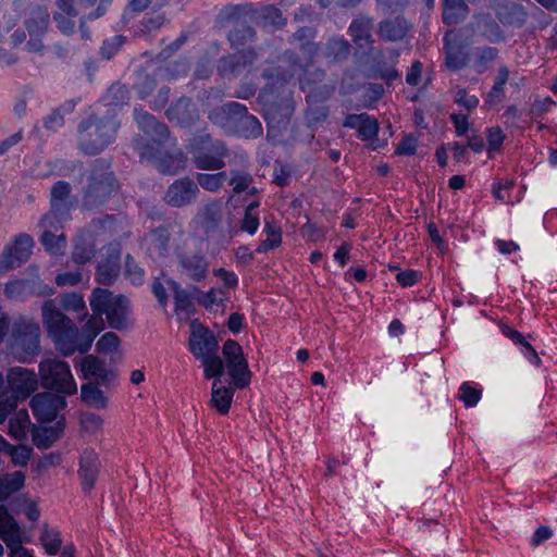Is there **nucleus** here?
<instances>
[{
	"label": "nucleus",
	"mask_w": 557,
	"mask_h": 557,
	"mask_svg": "<svg viewBox=\"0 0 557 557\" xmlns=\"http://www.w3.org/2000/svg\"><path fill=\"white\" fill-rule=\"evenodd\" d=\"M193 336L189 341L190 350L201 361L206 379L221 377L224 373V363L216 355L218 342L212 333L203 330L197 320L191 322Z\"/></svg>",
	"instance_id": "1"
},
{
	"label": "nucleus",
	"mask_w": 557,
	"mask_h": 557,
	"mask_svg": "<svg viewBox=\"0 0 557 557\" xmlns=\"http://www.w3.org/2000/svg\"><path fill=\"white\" fill-rule=\"evenodd\" d=\"M135 119L141 131L135 138V147L140 157L157 156V152L171 141L169 127L144 110H136Z\"/></svg>",
	"instance_id": "2"
},
{
	"label": "nucleus",
	"mask_w": 557,
	"mask_h": 557,
	"mask_svg": "<svg viewBox=\"0 0 557 557\" xmlns=\"http://www.w3.org/2000/svg\"><path fill=\"white\" fill-rule=\"evenodd\" d=\"M40 335L39 324L32 318L21 315L12 325L8 348L20 361H26L38 355Z\"/></svg>",
	"instance_id": "3"
},
{
	"label": "nucleus",
	"mask_w": 557,
	"mask_h": 557,
	"mask_svg": "<svg viewBox=\"0 0 557 557\" xmlns=\"http://www.w3.org/2000/svg\"><path fill=\"white\" fill-rule=\"evenodd\" d=\"M117 127L112 119L90 115L78 126L79 148L87 154L99 153L112 141Z\"/></svg>",
	"instance_id": "4"
},
{
	"label": "nucleus",
	"mask_w": 557,
	"mask_h": 557,
	"mask_svg": "<svg viewBox=\"0 0 557 557\" xmlns=\"http://www.w3.org/2000/svg\"><path fill=\"white\" fill-rule=\"evenodd\" d=\"M294 100L290 92L281 97L270 95L264 100V115L268 123V136L276 141L290 131Z\"/></svg>",
	"instance_id": "5"
},
{
	"label": "nucleus",
	"mask_w": 557,
	"mask_h": 557,
	"mask_svg": "<svg viewBox=\"0 0 557 557\" xmlns=\"http://www.w3.org/2000/svg\"><path fill=\"white\" fill-rule=\"evenodd\" d=\"M191 160L200 170L218 171L224 168L227 149L221 141H213L209 134L195 135L187 146Z\"/></svg>",
	"instance_id": "6"
},
{
	"label": "nucleus",
	"mask_w": 557,
	"mask_h": 557,
	"mask_svg": "<svg viewBox=\"0 0 557 557\" xmlns=\"http://www.w3.org/2000/svg\"><path fill=\"white\" fill-rule=\"evenodd\" d=\"M91 310L97 314H106L110 327L125 329L128 309V299L123 296H114L110 290L96 288L89 300Z\"/></svg>",
	"instance_id": "7"
},
{
	"label": "nucleus",
	"mask_w": 557,
	"mask_h": 557,
	"mask_svg": "<svg viewBox=\"0 0 557 557\" xmlns=\"http://www.w3.org/2000/svg\"><path fill=\"white\" fill-rule=\"evenodd\" d=\"M117 188V182L108 168L96 163L88 174L83 203L88 209L97 208L116 193Z\"/></svg>",
	"instance_id": "8"
},
{
	"label": "nucleus",
	"mask_w": 557,
	"mask_h": 557,
	"mask_svg": "<svg viewBox=\"0 0 557 557\" xmlns=\"http://www.w3.org/2000/svg\"><path fill=\"white\" fill-rule=\"evenodd\" d=\"M39 375L45 388L55 391L59 395H74L77 385L65 361L45 359L39 363Z\"/></svg>",
	"instance_id": "9"
},
{
	"label": "nucleus",
	"mask_w": 557,
	"mask_h": 557,
	"mask_svg": "<svg viewBox=\"0 0 557 557\" xmlns=\"http://www.w3.org/2000/svg\"><path fill=\"white\" fill-rule=\"evenodd\" d=\"M224 370L226 369L231 384L238 389L250 385L252 373L244 355L242 346L233 339H227L222 347Z\"/></svg>",
	"instance_id": "10"
},
{
	"label": "nucleus",
	"mask_w": 557,
	"mask_h": 557,
	"mask_svg": "<svg viewBox=\"0 0 557 557\" xmlns=\"http://www.w3.org/2000/svg\"><path fill=\"white\" fill-rule=\"evenodd\" d=\"M473 26L449 29L444 35L445 64L457 71L468 64L466 48L472 41Z\"/></svg>",
	"instance_id": "11"
},
{
	"label": "nucleus",
	"mask_w": 557,
	"mask_h": 557,
	"mask_svg": "<svg viewBox=\"0 0 557 557\" xmlns=\"http://www.w3.org/2000/svg\"><path fill=\"white\" fill-rule=\"evenodd\" d=\"M50 24V14L44 5L29 8L24 18V27L29 37L26 48L29 52L42 53L45 50L44 36Z\"/></svg>",
	"instance_id": "12"
},
{
	"label": "nucleus",
	"mask_w": 557,
	"mask_h": 557,
	"mask_svg": "<svg viewBox=\"0 0 557 557\" xmlns=\"http://www.w3.org/2000/svg\"><path fill=\"white\" fill-rule=\"evenodd\" d=\"M33 246V238L28 234L17 235L12 245L4 248L0 257V269L7 271L26 262L32 255Z\"/></svg>",
	"instance_id": "13"
},
{
	"label": "nucleus",
	"mask_w": 557,
	"mask_h": 557,
	"mask_svg": "<svg viewBox=\"0 0 557 557\" xmlns=\"http://www.w3.org/2000/svg\"><path fill=\"white\" fill-rule=\"evenodd\" d=\"M9 388L11 391V401L26 399L36 388L38 380L36 374L24 368H13L7 375Z\"/></svg>",
	"instance_id": "14"
},
{
	"label": "nucleus",
	"mask_w": 557,
	"mask_h": 557,
	"mask_svg": "<svg viewBox=\"0 0 557 557\" xmlns=\"http://www.w3.org/2000/svg\"><path fill=\"white\" fill-rule=\"evenodd\" d=\"M301 89L307 94V101H325L334 92L335 86L325 81L322 70L307 71L300 82Z\"/></svg>",
	"instance_id": "15"
},
{
	"label": "nucleus",
	"mask_w": 557,
	"mask_h": 557,
	"mask_svg": "<svg viewBox=\"0 0 557 557\" xmlns=\"http://www.w3.org/2000/svg\"><path fill=\"white\" fill-rule=\"evenodd\" d=\"M199 194L197 184L188 176L173 182L164 195V201L174 208H182L194 202Z\"/></svg>",
	"instance_id": "16"
},
{
	"label": "nucleus",
	"mask_w": 557,
	"mask_h": 557,
	"mask_svg": "<svg viewBox=\"0 0 557 557\" xmlns=\"http://www.w3.org/2000/svg\"><path fill=\"white\" fill-rule=\"evenodd\" d=\"M178 271L182 276L193 282L206 280L209 262L201 251L182 252L177 256Z\"/></svg>",
	"instance_id": "17"
},
{
	"label": "nucleus",
	"mask_w": 557,
	"mask_h": 557,
	"mask_svg": "<svg viewBox=\"0 0 557 557\" xmlns=\"http://www.w3.org/2000/svg\"><path fill=\"white\" fill-rule=\"evenodd\" d=\"M66 405L65 397L50 392L36 394L30 400L34 414L40 421H52L57 413Z\"/></svg>",
	"instance_id": "18"
},
{
	"label": "nucleus",
	"mask_w": 557,
	"mask_h": 557,
	"mask_svg": "<svg viewBox=\"0 0 557 557\" xmlns=\"http://www.w3.org/2000/svg\"><path fill=\"white\" fill-rule=\"evenodd\" d=\"M372 26L373 21L371 17L359 16L350 23L349 33L356 47L364 52H373L374 60H376L383 55V51L373 50L374 38L371 34Z\"/></svg>",
	"instance_id": "19"
},
{
	"label": "nucleus",
	"mask_w": 557,
	"mask_h": 557,
	"mask_svg": "<svg viewBox=\"0 0 557 557\" xmlns=\"http://www.w3.org/2000/svg\"><path fill=\"white\" fill-rule=\"evenodd\" d=\"M491 9L499 22L507 26L521 27L528 17L524 7L512 0H492Z\"/></svg>",
	"instance_id": "20"
},
{
	"label": "nucleus",
	"mask_w": 557,
	"mask_h": 557,
	"mask_svg": "<svg viewBox=\"0 0 557 557\" xmlns=\"http://www.w3.org/2000/svg\"><path fill=\"white\" fill-rule=\"evenodd\" d=\"M258 59V54L253 49L240 50L234 54L223 57L219 62V73L222 76H234L248 70Z\"/></svg>",
	"instance_id": "21"
},
{
	"label": "nucleus",
	"mask_w": 557,
	"mask_h": 557,
	"mask_svg": "<svg viewBox=\"0 0 557 557\" xmlns=\"http://www.w3.org/2000/svg\"><path fill=\"white\" fill-rule=\"evenodd\" d=\"M146 159L151 161L158 171L163 174L177 173L185 161L184 153L175 145L168 148L164 146L157 152V156L147 157Z\"/></svg>",
	"instance_id": "22"
},
{
	"label": "nucleus",
	"mask_w": 557,
	"mask_h": 557,
	"mask_svg": "<svg viewBox=\"0 0 557 557\" xmlns=\"http://www.w3.org/2000/svg\"><path fill=\"white\" fill-rule=\"evenodd\" d=\"M412 24L401 15L389 16L377 24L376 34L384 41H400L407 37Z\"/></svg>",
	"instance_id": "23"
},
{
	"label": "nucleus",
	"mask_w": 557,
	"mask_h": 557,
	"mask_svg": "<svg viewBox=\"0 0 557 557\" xmlns=\"http://www.w3.org/2000/svg\"><path fill=\"white\" fill-rule=\"evenodd\" d=\"M50 337L54 343L55 349L63 356L69 357L76 351L81 352L82 341L79 338V331L73 322Z\"/></svg>",
	"instance_id": "24"
},
{
	"label": "nucleus",
	"mask_w": 557,
	"mask_h": 557,
	"mask_svg": "<svg viewBox=\"0 0 557 557\" xmlns=\"http://www.w3.org/2000/svg\"><path fill=\"white\" fill-rule=\"evenodd\" d=\"M107 256L98 263L96 280L101 285H110L119 275L121 251L116 246L107 247Z\"/></svg>",
	"instance_id": "25"
},
{
	"label": "nucleus",
	"mask_w": 557,
	"mask_h": 557,
	"mask_svg": "<svg viewBox=\"0 0 557 557\" xmlns=\"http://www.w3.org/2000/svg\"><path fill=\"white\" fill-rule=\"evenodd\" d=\"M79 364L85 380H95L97 383L107 384L114 377V372L95 355L85 356L81 359Z\"/></svg>",
	"instance_id": "26"
},
{
	"label": "nucleus",
	"mask_w": 557,
	"mask_h": 557,
	"mask_svg": "<svg viewBox=\"0 0 557 557\" xmlns=\"http://www.w3.org/2000/svg\"><path fill=\"white\" fill-rule=\"evenodd\" d=\"M99 456L94 449H86L79 460L78 474L85 492H90L96 483L99 472Z\"/></svg>",
	"instance_id": "27"
},
{
	"label": "nucleus",
	"mask_w": 557,
	"mask_h": 557,
	"mask_svg": "<svg viewBox=\"0 0 557 557\" xmlns=\"http://www.w3.org/2000/svg\"><path fill=\"white\" fill-rule=\"evenodd\" d=\"M41 320L49 336L53 335L73 322L55 306L54 301L51 299H48L42 304Z\"/></svg>",
	"instance_id": "28"
},
{
	"label": "nucleus",
	"mask_w": 557,
	"mask_h": 557,
	"mask_svg": "<svg viewBox=\"0 0 557 557\" xmlns=\"http://www.w3.org/2000/svg\"><path fill=\"white\" fill-rule=\"evenodd\" d=\"M166 115L171 121H175L181 126H189L198 119L197 109L188 98H181L172 104Z\"/></svg>",
	"instance_id": "29"
},
{
	"label": "nucleus",
	"mask_w": 557,
	"mask_h": 557,
	"mask_svg": "<svg viewBox=\"0 0 557 557\" xmlns=\"http://www.w3.org/2000/svg\"><path fill=\"white\" fill-rule=\"evenodd\" d=\"M211 387V406L221 414H227L233 401L235 388L233 384L230 386H221V377H213Z\"/></svg>",
	"instance_id": "30"
},
{
	"label": "nucleus",
	"mask_w": 557,
	"mask_h": 557,
	"mask_svg": "<svg viewBox=\"0 0 557 557\" xmlns=\"http://www.w3.org/2000/svg\"><path fill=\"white\" fill-rule=\"evenodd\" d=\"M344 126L357 128L359 137H361L363 140L374 138L379 131L377 121L364 113L348 115L345 119Z\"/></svg>",
	"instance_id": "31"
},
{
	"label": "nucleus",
	"mask_w": 557,
	"mask_h": 557,
	"mask_svg": "<svg viewBox=\"0 0 557 557\" xmlns=\"http://www.w3.org/2000/svg\"><path fill=\"white\" fill-rule=\"evenodd\" d=\"M197 218L206 233L215 232L222 221V203L213 200L205 205L198 212Z\"/></svg>",
	"instance_id": "32"
},
{
	"label": "nucleus",
	"mask_w": 557,
	"mask_h": 557,
	"mask_svg": "<svg viewBox=\"0 0 557 557\" xmlns=\"http://www.w3.org/2000/svg\"><path fill=\"white\" fill-rule=\"evenodd\" d=\"M112 0H76V3L83 10H90L96 7V9L88 14L82 16L79 22V30L83 39L89 38V33L86 28V22L89 20H95L103 16L107 13L109 5Z\"/></svg>",
	"instance_id": "33"
},
{
	"label": "nucleus",
	"mask_w": 557,
	"mask_h": 557,
	"mask_svg": "<svg viewBox=\"0 0 557 557\" xmlns=\"http://www.w3.org/2000/svg\"><path fill=\"white\" fill-rule=\"evenodd\" d=\"M22 531L16 520L0 506V537L7 545L21 542Z\"/></svg>",
	"instance_id": "34"
},
{
	"label": "nucleus",
	"mask_w": 557,
	"mask_h": 557,
	"mask_svg": "<svg viewBox=\"0 0 557 557\" xmlns=\"http://www.w3.org/2000/svg\"><path fill=\"white\" fill-rule=\"evenodd\" d=\"M469 14L463 0H443V21L447 25L461 23Z\"/></svg>",
	"instance_id": "35"
},
{
	"label": "nucleus",
	"mask_w": 557,
	"mask_h": 557,
	"mask_svg": "<svg viewBox=\"0 0 557 557\" xmlns=\"http://www.w3.org/2000/svg\"><path fill=\"white\" fill-rule=\"evenodd\" d=\"M102 329L103 320L100 315L88 318L79 332V338L82 341L81 354H85L89 350L94 339Z\"/></svg>",
	"instance_id": "36"
},
{
	"label": "nucleus",
	"mask_w": 557,
	"mask_h": 557,
	"mask_svg": "<svg viewBox=\"0 0 557 557\" xmlns=\"http://www.w3.org/2000/svg\"><path fill=\"white\" fill-rule=\"evenodd\" d=\"M174 292L175 312L181 319H189L195 311L194 304L187 290L183 289L177 282H171Z\"/></svg>",
	"instance_id": "37"
},
{
	"label": "nucleus",
	"mask_w": 557,
	"mask_h": 557,
	"mask_svg": "<svg viewBox=\"0 0 557 557\" xmlns=\"http://www.w3.org/2000/svg\"><path fill=\"white\" fill-rule=\"evenodd\" d=\"M252 22L263 26L272 25L274 27H281L285 24L286 20L274 5H264L260 9H255Z\"/></svg>",
	"instance_id": "38"
},
{
	"label": "nucleus",
	"mask_w": 557,
	"mask_h": 557,
	"mask_svg": "<svg viewBox=\"0 0 557 557\" xmlns=\"http://www.w3.org/2000/svg\"><path fill=\"white\" fill-rule=\"evenodd\" d=\"M25 475L15 471L0 478V502L7 500L12 494L24 486Z\"/></svg>",
	"instance_id": "39"
},
{
	"label": "nucleus",
	"mask_w": 557,
	"mask_h": 557,
	"mask_svg": "<svg viewBox=\"0 0 557 557\" xmlns=\"http://www.w3.org/2000/svg\"><path fill=\"white\" fill-rule=\"evenodd\" d=\"M349 51L350 45L347 40L334 37L326 42L323 54L332 62H339L348 58Z\"/></svg>",
	"instance_id": "40"
},
{
	"label": "nucleus",
	"mask_w": 557,
	"mask_h": 557,
	"mask_svg": "<svg viewBox=\"0 0 557 557\" xmlns=\"http://www.w3.org/2000/svg\"><path fill=\"white\" fill-rule=\"evenodd\" d=\"M81 397L82 400L88 406L95 407L97 409H103L108 405V399L104 396V393L91 382L82 385Z\"/></svg>",
	"instance_id": "41"
},
{
	"label": "nucleus",
	"mask_w": 557,
	"mask_h": 557,
	"mask_svg": "<svg viewBox=\"0 0 557 557\" xmlns=\"http://www.w3.org/2000/svg\"><path fill=\"white\" fill-rule=\"evenodd\" d=\"M471 25L473 26V29L476 28L478 32L488 40H499L503 38L498 24L488 15L476 16L475 23Z\"/></svg>",
	"instance_id": "42"
},
{
	"label": "nucleus",
	"mask_w": 557,
	"mask_h": 557,
	"mask_svg": "<svg viewBox=\"0 0 557 557\" xmlns=\"http://www.w3.org/2000/svg\"><path fill=\"white\" fill-rule=\"evenodd\" d=\"M30 419L26 410L17 411L9 421V434L17 441L26 438Z\"/></svg>",
	"instance_id": "43"
},
{
	"label": "nucleus",
	"mask_w": 557,
	"mask_h": 557,
	"mask_svg": "<svg viewBox=\"0 0 557 557\" xmlns=\"http://www.w3.org/2000/svg\"><path fill=\"white\" fill-rule=\"evenodd\" d=\"M253 13L255 8H252L250 4L227 5L221 11L220 18L224 23H236L239 22L243 17L249 16L252 21Z\"/></svg>",
	"instance_id": "44"
},
{
	"label": "nucleus",
	"mask_w": 557,
	"mask_h": 557,
	"mask_svg": "<svg viewBox=\"0 0 557 557\" xmlns=\"http://www.w3.org/2000/svg\"><path fill=\"white\" fill-rule=\"evenodd\" d=\"M60 437V430L45 426L33 429V442L40 449L49 448Z\"/></svg>",
	"instance_id": "45"
},
{
	"label": "nucleus",
	"mask_w": 557,
	"mask_h": 557,
	"mask_svg": "<svg viewBox=\"0 0 557 557\" xmlns=\"http://www.w3.org/2000/svg\"><path fill=\"white\" fill-rule=\"evenodd\" d=\"M81 432L89 435H97L102 432L104 420L99 414L85 411L79 416Z\"/></svg>",
	"instance_id": "46"
},
{
	"label": "nucleus",
	"mask_w": 557,
	"mask_h": 557,
	"mask_svg": "<svg viewBox=\"0 0 557 557\" xmlns=\"http://www.w3.org/2000/svg\"><path fill=\"white\" fill-rule=\"evenodd\" d=\"M237 132L246 138H257L262 134V126L257 117L246 113L238 120Z\"/></svg>",
	"instance_id": "47"
},
{
	"label": "nucleus",
	"mask_w": 557,
	"mask_h": 557,
	"mask_svg": "<svg viewBox=\"0 0 557 557\" xmlns=\"http://www.w3.org/2000/svg\"><path fill=\"white\" fill-rule=\"evenodd\" d=\"M41 243L53 255H63L65 251L66 239L63 233L42 232Z\"/></svg>",
	"instance_id": "48"
},
{
	"label": "nucleus",
	"mask_w": 557,
	"mask_h": 557,
	"mask_svg": "<svg viewBox=\"0 0 557 557\" xmlns=\"http://www.w3.org/2000/svg\"><path fill=\"white\" fill-rule=\"evenodd\" d=\"M264 231L267 233V238L262 240L257 247V252L259 253L274 249L282 243V232L280 227H276L271 223H265Z\"/></svg>",
	"instance_id": "49"
},
{
	"label": "nucleus",
	"mask_w": 557,
	"mask_h": 557,
	"mask_svg": "<svg viewBox=\"0 0 557 557\" xmlns=\"http://www.w3.org/2000/svg\"><path fill=\"white\" fill-rule=\"evenodd\" d=\"M225 180V172H218L214 174L199 173L196 176V184L197 186L199 185L200 187H202L205 190L216 191L222 187Z\"/></svg>",
	"instance_id": "50"
},
{
	"label": "nucleus",
	"mask_w": 557,
	"mask_h": 557,
	"mask_svg": "<svg viewBox=\"0 0 557 557\" xmlns=\"http://www.w3.org/2000/svg\"><path fill=\"white\" fill-rule=\"evenodd\" d=\"M246 113H247V108L244 104H240L238 102H228V103L224 104L223 107H221L220 109H218L216 111H214L213 114L210 115V119L214 123H221L222 121L220 120V114L226 115L227 121H231L234 117H238V120H239Z\"/></svg>",
	"instance_id": "51"
},
{
	"label": "nucleus",
	"mask_w": 557,
	"mask_h": 557,
	"mask_svg": "<svg viewBox=\"0 0 557 557\" xmlns=\"http://www.w3.org/2000/svg\"><path fill=\"white\" fill-rule=\"evenodd\" d=\"M314 29L310 27H302L294 34V38L299 41V47L310 57H313L318 51V45L313 42Z\"/></svg>",
	"instance_id": "52"
},
{
	"label": "nucleus",
	"mask_w": 557,
	"mask_h": 557,
	"mask_svg": "<svg viewBox=\"0 0 557 557\" xmlns=\"http://www.w3.org/2000/svg\"><path fill=\"white\" fill-rule=\"evenodd\" d=\"M41 544L49 555H55L61 548V537L59 531L45 525L41 536Z\"/></svg>",
	"instance_id": "53"
},
{
	"label": "nucleus",
	"mask_w": 557,
	"mask_h": 557,
	"mask_svg": "<svg viewBox=\"0 0 557 557\" xmlns=\"http://www.w3.org/2000/svg\"><path fill=\"white\" fill-rule=\"evenodd\" d=\"M95 252V245L90 242L82 239L75 244L74 250L72 252V259L77 264H85L92 259Z\"/></svg>",
	"instance_id": "54"
},
{
	"label": "nucleus",
	"mask_w": 557,
	"mask_h": 557,
	"mask_svg": "<svg viewBox=\"0 0 557 557\" xmlns=\"http://www.w3.org/2000/svg\"><path fill=\"white\" fill-rule=\"evenodd\" d=\"M171 232L169 226H159L151 232V244L160 255H165L170 247Z\"/></svg>",
	"instance_id": "55"
},
{
	"label": "nucleus",
	"mask_w": 557,
	"mask_h": 557,
	"mask_svg": "<svg viewBox=\"0 0 557 557\" xmlns=\"http://www.w3.org/2000/svg\"><path fill=\"white\" fill-rule=\"evenodd\" d=\"M309 107L306 111V120L310 126L321 123L326 120L329 115V108L323 104V101H307Z\"/></svg>",
	"instance_id": "56"
},
{
	"label": "nucleus",
	"mask_w": 557,
	"mask_h": 557,
	"mask_svg": "<svg viewBox=\"0 0 557 557\" xmlns=\"http://www.w3.org/2000/svg\"><path fill=\"white\" fill-rule=\"evenodd\" d=\"M71 185L67 182L59 181L52 187L50 191V201L52 209L58 207L70 196Z\"/></svg>",
	"instance_id": "57"
},
{
	"label": "nucleus",
	"mask_w": 557,
	"mask_h": 557,
	"mask_svg": "<svg viewBox=\"0 0 557 557\" xmlns=\"http://www.w3.org/2000/svg\"><path fill=\"white\" fill-rule=\"evenodd\" d=\"M256 32L250 26H243L242 28H236L230 32L228 40L232 46H244L248 41H251L255 38Z\"/></svg>",
	"instance_id": "58"
},
{
	"label": "nucleus",
	"mask_w": 557,
	"mask_h": 557,
	"mask_svg": "<svg viewBox=\"0 0 557 557\" xmlns=\"http://www.w3.org/2000/svg\"><path fill=\"white\" fill-rule=\"evenodd\" d=\"M97 350L102 354H113L119 350L120 338L113 332L103 334L96 344Z\"/></svg>",
	"instance_id": "59"
},
{
	"label": "nucleus",
	"mask_w": 557,
	"mask_h": 557,
	"mask_svg": "<svg viewBox=\"0 0 557 557\" xmlns=\"http://www.w3.org/2000/svg\"><path fill=\"white\" fill-rule=\"evenodd\" d=\"M252 183V176L246 172L232 171L230 184L233 186V193L239 194L247 190Z\"/></svg>",
	"instance_id": "60"
},
{
	"label": "nucleus",
	"mask_w": 557,
	"mask_h": 557,
	"mask_svg": "<svg viewBox=\"0 0 557 557\" xmlns=\"http://www.w3.org/2000/svg\"><path fill=\"white\" fill-rule=\"evenodd\" d=\"M61 306L67 311H82L85 309L83 297L77 293H69L61 296Z\"/></svg>",
	"instance_id": "61"
},
{
	"label": "nucleus",
	"mask_w": 557,
	"mask_h": 557,
	"mask_svg": "<svg viewBox=\"0 0 557 557\" xmlns=\"http://www.w3.org/2000/svg\"><path fill=\"white\" fill-rule=\"evenodd\" d=\"M28 284L26 280L11 281L5 284L4 294L10 299H18L27 292Z\"/></svg>",
	"instance_id": "62"
},
{
	"label": "nucleus",
	"mask_w": 557,
	"mask_h": 557,
	"mask_svg": "<svg viewBox=\"0 0 557 557\" xmlns=\"http://www.w3.org/2000/svg\"><path fill=\"white\" fill-rule=\"evenodd\" d=\"M8 454L11 456L14 465L24 466L30 457V448L25 445L10 446Z\"/></svg>",
	"instance_id": "63"
},
{
	"label": "nucleus",
	"mask_w": 557,
	"mask_h": 557,
	"mask_svg": "<svg viewBox=\"0 0 557 557\" xmlns=\"http://www.w3.org/2000/svg\"><path fill=\"white\" fill-rule=\"evenodd\" d=\"M505 139V134L500 127H492L487 132L488 152L498 151Z\"/></svg>",
	"instance_id": "64"
}]
</instances>
